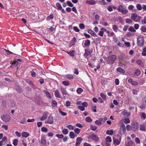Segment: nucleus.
Instances as JSON below:
<instances>
[{"instance_id": "obj_1", "label": "nucleus", "mask_w": 146, "mask_h": 146, "mask_svg": "<svg viewBox=\"0 0 146 146\" xmlns=\"http://www.w3.org/2000/svg\"><path fill=\"white\" fill-rule=\"evenodd\" d=\"M117 58L116 56L115 55L109 56L107 59V62L109 64H113L114 63L115 60Z\"/></svg>"}, {"instance_id": "obj_2", "label": "nucleus", "mask_w": 146, "mask_h": 146, "mask_svg": "<svg viewBox=\"0 0 146 146\" xmlns=\"http://www.w3.org/2000/svg\"><path fill=\"white\" fill-rule=\"evenodd\" d=\"M119 129V133L121 135L124 134L126 132L125 125L123 123L121 124Z\"/></svg>"}, {"instance_id": "obj_3", "label": "nucleus", "mask_w": 146, "mask_h": 146, "mask_svg": "<svg viewBox=\"0 0 146 146\" xmlns=\"http://www.w3.org/2000/svg\"><path fill=\"white\" fill-rule=\"evenodd\" d=\"M131 130L133 131H135L137 130L139 128V125L137 123L133 122L131 123Z\"/></svg>"}, {"instance_id": "obj_4", "label": "nucleus", "mask_w": 146, "mask_h": 146, "mask_svg": "<svg viewBox=\"0 0 146 146\" xmlns=\"http://www.w3.org/2000/svg\"><path fill=\"white\" fill-rule=\"evenodd\" d=\"M137 43L138 46H142L143 45L144 39L142 37L139 36L137 38Z\"/></svg>"}, {"instance_id": "obj_5", "label": "nucleus", "mask_w": 146, "mask_h": 146, "mask_svg": "<svg viewBox=\"0 0 146 146\" xmlns=\"http://www.w3.org/2000/svg\"><path fill=\"white\" fill-rule=\"evenodd\" d=\"M1 118L5 122H8L10 119V117L8 115H4L1 116Z\"/></svg>"}, {"instance_id": "obj_6", "label": "nucleus", "mask_w": 146, "mask_h": 146, "mask_svg": "<svg viewBox=\"0 0 146 146\" xmlns=\"http://www.w3.org/2000/svg\"><path fill=\"white\" fill-rule=\"evenodd\" d=\"M88 138L92 139L96 141H98L99 140V138L98 136L94 134L89 135L88 136Z\"/></svg>"}, {"instance_id": "obj_7", "label": "nucleus", "mask_w": 146, "mask_h": 146, "mask_svg": "<svg viewBox=\"0 0 146 146\" xmlns=\"http://www.w3.org/2000/svg\"><path fill=\"white\" fill-rule=\"evenodd\" d=\"M53 118L51 116H49L48 117V119L47 121V123L49 124H52L53 123Z\"/></svg>"}, {"instance_id": "obj_8", "label": "nucleus", "mask_w": 146, "mask_h": 146, "mask_svg": "<svg viewBox=\"0 0 146 146\" xmlns=\"http://www.w3.org/2000/svg\"><path fill=\"white\" fill-rule=\"evenodd\" d=\"M15 89L17 92L19 93H20L22 92V88L20 86L16 85L15 87Z\"/></svg>"}, {"instance_id": "obj_9", "label": "nucleus", "mask_w": 146, "mask_h": 146, "mask_svg": "<svg viewBox=\"0 0 146 146\" xmlns=\"http://www.w3.org/2000/svg\"><path fill=\"white\" fill-rule=\"evenodd\" d=\"M83 140V139L81 137H78L76 139V146H78Z\"/></svg>"}, {"instance_id": "obj_10", "label": "nucleus", "mask_w": 146, "mask_h": 146, "mask_svg": "<svg viewBox=\"0 0 146 146\" xmlns=\"http://www.w3.org/2000/svg\"><path fill=\"white\" fill-rule=\"evenodd\" d=\"M88 33L90 34L91 35L94 36H97V35L91 29H88Z\"/></svg>"}, {"instance_id": "obj_11", "label": "nucleus", "mask_w": 146, "mask_h": 146, "mask_svg": "<svg viewBox=\"0 0 146 146\" xmlns=\"http://www.w3.org/2000/svg\"><path fill=\"white\" fill-rule=\"evenodd\" d=\"M40 142L41 145L42 146H45L46 145V140L44 138H42Z\"/></svg>"}, {"instance_id": "obj_12", "label": "nucleus", "mask_w": 146, "mask_h": 146, "mask_svg": "<svg viewBox=\"0 0 146 146\" xmlns=\"http://www.w3.org/2000/svg\"><path fill=\"white\" fill-rule=\"evenodd\" d=\"M54 94L56 98H62V96L60 95V93L58 90H56L55 91Z\"/></svg>"}, {"instance_id": "obj_13", "label": "nucleus", "mask_w": 146, "mask_h": 146, "mask_svg": "<svg viewBox=\"0 0 146 146\" xmlns=\"http://www.w3.org/2000/svg\"><path fill=\"white\" fill-rule=\"evenodd\" d=\"M131 18L132 20L136 22H137V20H135L136 19L137 17V15L136 13H133L131 15Z\"/></svg>"}, {"instance_id": "obj_14", "label": "nucleus", "mask_w": 146, "mask_h": 146, "mask_svg": "<svg viewBox=\"0 0 146 146\" xmlns=\"http://www.w3.org/2000/svg\"><path fill=\"white\" fill-rule=\"evenodd\" d=\"M90 44V41L88 39H87L85 41L84 45L86 46H89Z\"/></svg>"}, {"instance_id": "obj_15", "label": "nucleus", "mask_w": 146, "mask_h": 146, "mask_svg": "<svg viewBox=\"0 0 146 146\" xmlns=\"http://www.w3.org/2000/svg\"><path fill=\"white\" fill-rule=\"evenodd\" d=\"M86 3H88L90 5H93L95 4L96 3V2L94 0H90V1H86Z\"/></svg>"}, {"instance_id": "obj_16", "label": "nucleus", "mask_w": 146, "mask_h": 146, "mask_svg": "<svg viewBox=\"0 0 146 146\" xmlns=\"http://www.w3.org/2000/svg\"><path fill=\"white\" fill-rule=\"evenodd\" d=\"M116 71L118 72L122 73H124L125 72V71L123 69L120 67L117 68L116 69Z\"/></svg>"}, {"instance_id": "obj_17", "label": "nucleus", "mask_w": 146, "mask_h": 146, "mask_svg": "<svg viewBox=\"0 0 146 146\" xmlns=\"http://www.w3.org/2000/svg\"><path fill=\"white\" fill-rule=\"evenodd\" d=\"M85 53L84 55L85 57H86L89 54H90L91 53L90 51L88 50L87 49L85 50Z\"/></svg>"}, {"instance_id": "obj_18", "label": "nucleus", "mask_w": 146, "mask_h": 146, "mask_svg": "<svg viewBox=\"0 0 146 146\" xmlns=\"http://www.w3.org/2000/svg\"><path fill=\"white\" fill-rule=\"evenodd\" d=\"M113 142L115 145H119L120 143V141L117 139H116L114 137L113 138Z\"/></svg>"}, {"instance_id": "obj_19", "label": "nucleus", "mask_w": 146, "mask_h": 146, "mask_svg": "<svg viewBox=\"0 0 146 146\" xmlns=\"http://www.w3.org/2000/svg\"><path fill=\"white\" fill-rule=\"evenodd\" d=\"M140 129L142 131H146V127L144 125H141L140 126Z\"/></svg>"}, {"instance_id": "obj_20", "label": "nucleus", "mask_w": 146, "mask_h": 146, "mask_svg": "<svg viewBox=\"0 0 146 146\" xmlns=\"http://www.w3.org/2000/svg\"><path fill=\"white\" fill-rule=\"evenodd\" d=\"M76 42V39L75 37H74L73 39L71 41L70 43L72 45H74Z\"/></svg>"}, {"instance_id": "obj_21", "label": "nucleus", "mask_w": 146, "mask_h": 146, "mask_svg": "<svg viewBox=\"0 0 146 146\" xmlns=\"http://www.w3.org/2000/svg\"><path fill=\"white\" fill-rule=\"evenodd\" d=\"M69 136L70 138L72 139H74L75 137H76L77 136L76 135H75L74 133L73 132H71L69 133Z\"/></svg>"}, {"instance_id": "obj_22", "label": "nucleus", "mask_w": 146, "mask_h": 146, "mask_svg": "<svg viewBox=\"0 0 146 146\" xmlns=\"http://www.w3.org/2000/svg\"><path fill=\"white\" fill-rule=\"evenodd\" d=\"M66 77L70 80H72L74 78L73 75L71 74H68L66 75Z\"/></svg>"}, {"instance_id": "obj_23", "label": "nucleus", "mask_w": 146, "mask_h": 146, "mask_svg": "<svg viewBox=\"0 0 146 146\" xmlns=\"http://www.w3.org/2000/svg\"><path fill=\"white\" fill-rule=\"evenodd\" d=\"M22 135L23 137H26L29 136V134L27 132H24L22 133Z\"/></svg>"}, {"instance_id": "obj_24", "label": "nucleus", "mask_w": 146, "mask_h": 146, "mask_svg": "<svg viewBox=\"0 0 146 146\" xmlns=\"http://www.w3.org/2000/svg\"><path fill=\"white\" fill-rule=\"evenodd\" d=\"M11 63L12 65L15 66H16L18 64V62L17 61H16V60H15L13 62H12V61H11Z\"/></svg>"}, {"instance_id": "obj_25", "label": "nucleus", "mask_w": 146, "mask_h": 146, "mask_svg": "<svg viewBox=\"0 0 146 146\" xmlns=\"http://www.w3.org/2000/svg\"><path fill=\"white\" fill-rule=\"evenodd\" d=\"M141 114V118L143 120L145 119L146 118L145 113V112H142Z\"/></svg>"}, {"instance_id": "obj_26", "label": "nucleus", "mask_w": 146, "mask_h": 146, "mask_svg": "<svg viewBox=\"0 0 146 146\" xmlns=\"http://www.w3.org/2000/svg\"><path fill=\"white\" fill-rule=\"evenodd\" d=\"M113 131L112 130H108L106 132V133L109 135H112L113 134Z\"/></svg>"}, {"instance_id": "obj_27", "label": "nucleus", "mask_w": 146, "mask_h": 146, "mask_svg": "<svg viewBox=\"0 0 146 146\" xmlns=\"http://www.w3.org/2000/svg\"><path fill=\"white\" fill-rule=\"evenodd\" d=\"M61 91L62 93L63 94H67V92L66 89L61 87Z\"/></svg>"}, {"instance_id": "obj_28", "label": "nucleus", "mask_w": 146, "mask_h": 146, "mask_svg": "<svg viewBox=\"0 0 146 146\" xmlns=\"http://www.w3.org/2000/svg\"><path fill=\"white\" fill-rule=\"evenodd\" d=\"M124 9L123 6L122 5H120L117 8V10L119 12H121Z\"/></svg>"}, {"instance_id": "obj_29", "label": "nucleus", "mask_w": 146, "mask_h": 146, "mask_svg": "<svg viewBox=\"0 0 146 146\" xmlns=\"http://www.w3.org/2000/svg\"><path fill=\"white\" fill-rule=\"evenodd\" d=\"M85 120L87 122H91L92 121V119L90 117H87L85 119Z\"/></svg>"}, {"instance_id": "obj_30", "label": "nucleus", "mask_w": 146, "mask_h": 146, "mask_svg": "<svg viewBox=\"0 0 146 146\" xmlns=\"http://www.w3.org/2000/svg\"><path fill=\"white\" fill-rule=\"evenodd\" d=\"M18 143V140L17 139H14L13 141V144L15 146H17Z\"/></svg>"}, {"instance_id": "obj_31", "label": "nucleus", "mask_w": 146, "mask_h": 146, "mask_svg": "<svg viewBox=\"0 0 146 146\" xmlns=\"http://www.w3.org/2000/svg\"><path fill=\"white\" fill-rule=\"evenodd\" d=\"M75 52V50H72L70 51L69 52H68V54H70V56H74V53Z\"/></svg>"}, {"instance_id": "obj_32", "label": "nucleus", "mask_w": 146, "mask_h": 146, "mask_svg": "<svg viewBox=\"0 0 146 146\" xmlns=\"http://www.w3.org/2000/svg\"><path fill=\"white\" fill-rule=\"evenodd\" d=\"M83 89L80 88H78L76 91L79 94H80L82 92H83Z\"/></svg>"}, {"instance_id": "obj_33", "label": "nucleus", "mask_w": 146, "mask_h": 146, "mask_svg": "<svg viewBox=\"0 0 146 146\" xmlns=\"http://www.w3.org/2000/svg\"><path fill=\"white\" fill-rule=\"evenodd\" d=\"M62 132L64 134H67L68 133V129H64L62 131Z\"/></svg>"}, {"instance_id": "obj_34", "label": "nucleus", "mask_w": 146, "mask_h": 146, "mask_svg": "<svg viewBox=\"0 0 146 146\" xmlns=\"http://www.w3.org/2000/svg\"><path fill=\"white\" fill-rule=\"evenodd\" d=\"M105 140L107 142H111L112 141L111 137L109 136H107Z\"/></svg>"}, {"instance_id": "obj_35", "label": "nucleus", "mask_w": 146, "mask_h": 146, "mask_svg": "<svg viewBox=\"0 0 146 146\" xmlns=\"http://www.w3.org/2000/svg\"><path fill=\"white\" fill-rule=\"evenodd\" d=\"M107 119L106 117H105L103 118H100L99 119V120H100L101 122L103 121L104 122H105Z\"/></svg>"}, {"instance_id": "obj_36", "label": "nucleus", "mask_w": 146, "mask_h": 146, "mask_svg": "<svg viewBox=\"0 0 146 146\" xmlns=\"http://www.w3.org/2000/svg\"><path fill=\"white\" fill-rule=\"evenodd\" d=\"M62 84L65 86H68L70 84L69 82L67 81H63Z\"/></svg>"}, {"instance_id": "obj_37", "label": "nucleus", "mask_w": 146, "mask_h": 146, "mask_svg": "<svg viewBox=\"0 0 146 146\" xmlns=\"http://www.w3.org/2000/svg\"><path fill=\"white\" fill-rule=\"evenodd\" d=\"M74 131L75 133L77 134H79L80 132V129L78 128H76L74 130Z\"/></svg>"}, {"instance_id": "obj_38", "label": "nucleus", "mask_w": 146, "mask_h": 146, "mask_svg": "<svg viewBox=\"0 0 146 146\" xmlns=\"http://www.w3.org/2000/svg\"><path fill=\"white\" fill-rule=\"evenodd\" d=\"M125 20L127 23L131 24L132 23V21L129 19H126Z\"/></svg>"}, {"instance_id": "obj_39", "label": "nucleus", "mask_w": 146, "mask_h": 146, "mask_svg": "<svg viewBox=\"0 0 146 146\" xmlns=\"http://www.w3.org/2000/svg\"><path fill=\"white\" fill-rule=\"evenodd\" d=\"M128 30L130 31L133 32H136V30L134 29L133 27L132 26L130 27L128 29Z\"/></svg>"}, {"instance_id": "obj_40", "label": "nucleus", "mask_w": 146, "mask_h": 146, "mask_svg": "<svg viewBox=\"0 0 146 146\" xmlns=\"http://www.w3.org/2000/svg\"><path fill=\"white\" fill-rule=\"evenodd\" d=\"M95 123L96 124L98 125H100L102 124V123L101 121L98 119V120H97L95 121Z\"/></svg>"}, {"instance_id": "obj_41", "label": "nucleus", "mask_w": 146, "mask_h": 146, "mask_svg": "<svg viewBox=\"0 0 146 146\" xmlns=\"http://www.w3.org/2000/svg\"><path fill=\"white\" fill-rule=\"evenodd\" d=\"M56 6L57 7L58 10H60L62 8L61 5L59 3H57L56 4Z\"/></svg>"}, {"instance_id": "obj_42", "label": "nucleus", "mask_w": 146, "mask_h": 146, "mask_svg": "<svg viewBox=\"0 0 146 146\" xmlns=\"http://www.w3.org/2000/svg\"><path fill=\"white\" fill-rule=\"evenodd\" d=\"M112 29L114 31L117 32V30L118 29V27L117 26L114 25H113Z\"/></svg>"}, {"instance_id": "obj_43", "label": "nucleus", "mask_w": 146, "mask_h": 146, "mask_svg": "<svg viewBox=\"0 0 146 146\" xmlns=\"http://www.w3.org/2000/svg\"><path fill=\"white\" fill-rule=\"evenodd\" d=\"M90 128L91 130L93 131H95L97 128L96 127L92 125H91Z\"/></svg>"}, {"instance_id": "obj_44", "label": "nucleus", "mask_w": 146, "mask_h": 146, "mask_svg": "<svg viewBox=\"0 0 146 146\" xmlns=\"http://www.w3.org/2000/svg\"><path fill=\"white\" fill-rule=\"evenodd\" d=\"M141 30L144 32H146V27L144 26H142L141 28Z\"/></svg>"}, {"instance_id": "obj_45", "label": "nucleus", "mask_w": 146, "mask_h": 146, "mask_svg": "<svg viewBox=\"0 0 146 146\" xmlns=\"http://www.w3.org/2000/svg\"><path fill=\"white\" fill-rule=\"evenodd\" d=\"M66 127L69 129L73 130L74 129V127L73 126L70 125H67L66 126Z\"/></svg>"}, {"instance_id": "obj_46", "label": "nucleus", "mask_w": 146, "mask_h": 146, "mask_svg": "<svg viewBox=\"0 0 146 146\" xmlns=\"http://www.w3.org/2000/svg\"><path fill=\"white\" fill-rule=\"evenodd\" d=\"M20 123L22 124H25L26 123V119L24 117L20 121Z\"/></svg>"}, {"instance_id": "obj_47", "label": "nucleus", "mask_w": 146, "mask_h": 146, "mask_svg": "<svg viewBox=\"0 0 146 146\" xmlns=\"http://www.w3.org/2000/svg\"><path fill=\"white\" fill-rule=\"evenodd\" d=\"M59 113H61L62 115L63 116H65L66 115V113L65 112L62 111L60 109H59Z\"/></svg>"}, {"instance_id": "obj_48", "label": "nucleus", "mask_w": 146, "mask_h": 146, "mask_svg": "<svg viewBox=\"0 0 146 146\" xmlns=\"http://www.w3.org/2000/svg\"><path fill=\"white\" fill-rule=\"evenodd\" d=\"M41 131L43 132H46L48 131V129L44 127H43L41 128Z\"/></svg>"}, {"instance_id": "obj_49", "label": "nucleus", "mask_w": 146, "mask_h": 146, "mask_svg": "<svg viewBox=\"0 0 146 146\" xmlns=\"http://www.w3.org/2000/svg\"><path fill=\"white\" fill-rule=\"evenodd\" d=\"M100 95L102 98L104 100H106V97L105 94H104L102 93H101L100 94Z\"/></svg>"}, {"instance_id": "obj_50", "label": "nucleus", "mask_w": 146, "mask_h": 146, "mask_svg": "<svg viewBox=\"0 0 146 146\" xmlns=\"http://www.w3.org/2000/svg\"><path fill=\"white\" fill-rule=\"evenodd\" d=\"M56 136L58 138L61 139L63 138L64 136L62 134H56Z\"/></svg>"}, {"instance_id": "obj_51", "label": "nucleus", "mask_w": 146, "mask_h": 146, "mask_svg": "<svg viewBox=\"0 0 146 146\" xmlns=\"http://www.w3.org/2000/svg\"><path fill=\"white\" fill-rule=\"evenodd\" d=\"M136 7L139 10H141L142 9V7L140 4H137L136 5Z\"/></svg>"}, {"instance_id": "obj_52", "label": "nucleus", "mask_w": 146, "mask_h": 146, "mask_svg": "<svg viewBox=\"0 0 146 146\" xmlns=\"http://www.w3.org/2000/svg\"><path fill=\"white\" fill-rule=\"evenodd\" d=\"M54 16L53 15L51 14L49 16H48L47 18L48 20H50L53 19Z\"/></svg>"}, {"instance_id": "obj_53", "label": "nucleus", "mask_w": 146, "mask_h": 146, "mask_svg": "<svg viewBox=\"0 0 146 146\" xmlns=\"http://www.w3.org/2000/svg\"><path fill=\"white\" fill-rule=\"evenodd\" d=\"M141 23L143 25H144L146 24V17H144V19H143L141 21Z\"/></svg>"}, {"instance_id": "obj_54", "label": "nucleus", "mask_w": 146, "mask_h": 146, "mask_svg": "<svg viewBox=\"0 0 146 146\" xmlns=\"http://www.w3.org/2000/svg\"><path fill=\"white\" fill-rule=\"evenodd\" d=\"M132 92L133 94L137 95L139 91L133 89L132 90Z\"/></svg>"}, {"instance_id": "obj_55", "label": "nucleus", "mask_w": 146, "mask_h": 146, "mask_svg": "<svg viewBox=\"0 0 146 146\" xmlns=\"http://www.w3.org/2000/svg\"><path fill=\"white\" fill-rule=\"evenodd\" d=\"M135 74L137 76H138L140 74V71L139 70L137 69L135 71Z\"/></svg>"}, {"instance_id": "obj_56", "label": "nucleus", "mask_w": 146, "mask_h": 146, "mask_svg": "<svg viewBox=\"0 0 146 146\" xmlns=\"http://www.w3.org/2000/svg\"><path fill=\"white\" fill-rule=\"evenodd\" d=\"M67 5L70 7H72L73 6V5L70 1H68L67 2Z\"/></svg>"}, {"instance_id": "obj_57", "label": "nucleus", "mask_w": 146, "mask_h": 146, "mask_svg": "<svg viewBox=\"0 0 146 146\" xmlns=\"http://www.w3.org/2000/svg\"><path fill=\"white\" fill-rule=\"evenodd\" d=\"M132 126H130L129 125H127L126 126V129L127 131H129L130 129L131 130Z\"/></svg>"}, {"instance_id": "obj_58", "label": "nucleus", "mask_w": 146, "mask_h": 146, "mask_svg": "<svg viewBox=\"0 0 146 146\" xmlns=\"http://www.w3.org/2000/svg\"><path fill=\"white\" fill-rule=\"evenodd\" d=\"M79 27L82 29H84L85 28V25L83 24H80L79 25Z\"/></svg>"}, {"instance_id": "obj_59", "label": "nucleus", "mask_w": 146, "mask_h": 146, "mask_svg": "<svg viewBox=\"0 0 146 146\" xmlns=\"http://www.w3.org/2000/svg\"><path fill=\"white\" fill-rule=\"evenodd\" d=\"M124 122L126 124L129 123L130 120L128 118H125L124 119Z\"/></svg>"}, {"instance_id": "obj_60", "label": "nucleus", "mask_w": 146, "mask_h": 146, "mask_svg": "<svg viewBox=\"0 0 146 146\" xmlns=\"http://www.w3.org/2000/svg\"><path fill=\"white\" fill-rule=\"evenodd\" d=\"M128 12V11L127 9H124H124H123V10L121 12L123 14H127Z\"/></svg>"}, {"instance_id": "obj_61", "label": "nucleus", "mask_w": 146, "mask_h": 146, "mask_svg": "<svg viewBox=\"0 0 146 146\" xmlns=\"http://www.w3.org/2000/svg\"><path fill=\"white\" fill-rule=\"evenodd\" d=\"M78 108L82 111H83L85 110L84 107L83 106H78Z\"/></svg>"}, {"instance_id": "obj_62", "label": "nucleus", "mask_w": 146, "mask_h": 146, "mask_svg": "<svg viewBox=\"0 0 146 146\" xmlns=\"http://www.w3.org/2000/svg\"><path fill=\"white\" fill-rule=\"evenodd\" d=\"M73 30L76 32H79L80 31L79 29L76 27H73Z\"/></svg>"}, {"instance_id": "obj_63", "label": "nucleus", "mask_w": 146, "mask_h": 146, "mask_svg": "<svg viewBox=\"0 0 146 146\" xmlns=\"http://www.w3.org/2000/svg\"><path fill=\"white\" fill-rule=\"evenodd\" d=\"M135 141L137 143H140V140L139 138L136 137L135 139Z\"/></svg>"}, {"instance_id": "obj_64", "label": "nucleus", "mask_w": 146, "mask_h": 146, "mask_svg": "<svg viewBox=\"0 0 146 146\" xmlns=\"http://www.w3.org/2000/svg\"><path fill=\"white\" fill-rule=\"evenodd\" d=\"M104 32L103 31H100L98 33V35L101 36H102L104 34Z\"/></svg>"}]
</instances>
